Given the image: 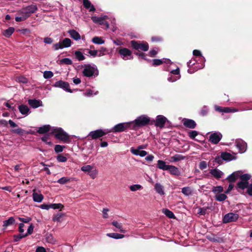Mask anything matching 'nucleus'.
Here are the masks:
<instances>
[{
	"label": "nucleus",
	"instance_id": "obj_48",
	"mask_svg": "<svg viewBox=\"0 0 252 252\" xmlns=\"http://www.w3.org/2000/svg\"><path fill=\"white\" fill-rule=\"evenodd\" d=\"M143 187L139 184H134L130 186L129 189L132 191H135L142 189Z\"/></svg>",
	"mask_w": 252,
	"mask_h": 252
},
{
	"label": "nucleus",
	"instance_id": "obj_55",
	"mask_svg": "<svg viewBox=\"0 0 252 252\" xmlns=\"http://www.w3.org/2000/svg\"><path fill=\"white\" fill-rule=\"evenodd\" d=\"M11 131L12 133H16V134L20 135H23L25 131L21 128L18 127L16 129H11Z\"/></svg>",
	"mask_w": 252,
	"mask_h": 252
},
{
	"label": "nucleus",
	"instance_id": "obj_52",
	"mask_svg": "<svg viewBox=\"0 0 252 252\" xmlns=\"http://www.w3.org/2000/svg\"><path fill=\"white\" fill-rule=\"evenodd\" d=\"M53 75L54 74L51 71L46 70L43 72V77L46 79L52 78Z\"/></svg>",
	"mask_w": 252,
	"mask_h": 252
},
{
	"label": "nucleus",
	"instance_id": "obj_47",
	"mask_svg": "<svg viewBox=\"0 0 252 252\" xmlns=\"http://www.w3.org/2000/svg\"><path fill=\"white\" fill-rule=\"evenodd\" d=\"M63 216H64L63 213L59 212L53 218V220L54 221L61 222V218Z\"/></svg>",
	"mask_w": 252,
	"mask_h": 252
},
{
	"label": "nucleus",
	"instance_id": "obj_29",
	"mask_svg": "<svg viewBox=\"0 0 252 252\" xmlns=\"http://www.w3.org/2000/svg\"><path fill=\"white\" fill-rule=\"evenodd\" d=\"M170 165H167L166 162L162 160H158L157 163V167L163 170H168Z\"/></svg>",
	"mask_w": 252,
	"mask_h": 252
},
{
	"label": "nucleus",
	"instance_id": "obj_27",
	"mask_svg": "<svg viewBox=\"0 0 252 252\" xmlns=\"http://www.w3.org/2000/svg\"><path fill=\"white\" fill-rule=\"evenodd\" d=\"M168 171L171 174L173 175L179 176L181 174V172L179 169L174 165H170Z\"/></svg>",
	"mask_w": 252,
	"mask_h": 252
},
{
	"label": "nucleus",
	"instance_id": "obj_42",
	"mask_svg": "<svg viewBox=\"0 0 252 252\" xmlns=\"http://www.w3.org/2000/svg\"><path fill=\"white\" fill-rule=\"evenodd\" d=\"M162 212L164 213V214L168 218H169L170 219L175 218V216L174 213L172 211L169 210V209H163Z\"/></svg>",
	"mask_w": 252,
	"mask_h": 252
},
{
	"label": "nucleus",
	"instance_id": "obj_3",
	"mask_svg": "<svg viewBox=\"0 0 252 252\" xmlns=\"http://www.w3.org/2000/svg\"><path fill=\"white\" fill-rule=\"evenodd\" d=\"M164 70L169 72L167 78L169 82L173 83L179 80L181 77L180 70L179 67L176 69H171L169 66L165 67Z\"/></svg>",
	"mask_w": 252,
	"mask_h": 252
},
{
	"label": "nucleus",
	"instance_id": "obj_22",
	"mask_svg": "<svg viewBox=\"0 0 252 252\" xmlns=\"http://www.w3.org/2000/svg\"><path fill=\"white\" fill-rule=\"evenodd\" d=\"M108 17L106 15L101 17L93 16H92L91 19L93 21V22L95 24H98L100 25H103V22L104 20H105Z\"/></svg>",
	"mask_w": 252,
	"mask_h": 252
},
{
	"label": "nucleus",
	"instance_id": "obj_24",
	"mask_svg": "<svg viewBox=\"0 0 252 252\" xmlns=\"http://www.w3.org/2000/svg\"><path fill=\"white\" fill-rule=\"evenodd\" d=\"M70 37L75 41H78L81 39V35L76 30L72 29L68 31L67 32Z\"/></svg>",
	"mask_w": 252,
	"mask_h": 252
},
{
	"label": "nucleus",
	"instance_id": "obj_58",
	"mask_svg": "<svg viewBox=\"0 0 252 252\" xmlns=\"http://www.w3.org/2000/svg\"><path fill=\"white\" fill-rule=\"evenodd\" d=\"M69 181V179L67 177H63L57 181V183L63 185Z\"/></svg>",
	"mask_w": 252,
	"mask_h": 252
},
{
	"label": "nucleus",
	"instance_id": "obj_35",
	"mask_svg": "<svg viewBox=\"0 0 252 252\" xmlns=\"http://www.w3.org/2000/svg\"><path fill=\"white\" fill-rule=\"evenodd\" d=\"M249 185L248 182L241 180L237 183V187L240 189H244L246 188L248 189Z\"/></svg>",
	"mask_w": 252,
	"mask_h": 252
},
{
	"label": "nucleus",
	"instance_id": "obj_40",
	"mask_svg": "<svg viewBox=\"0 0 252 252\" xmlns=\"http://www.w3.org/2000/svg\"><path fill=\"white\" fill-rule=\"evenodd\" d=\"M209 113V107L206 105H204L200 110L199 114L200 116L204 117L207 116Z\"/></svg>",
	"mask_w": 252,
	"mask_h": 252
},
{
	"label": "nucleus",
	"instance_id": "obj_39",
	"mask_svg": "<svg viewBox=\"0 0 252 252\" xmlns=\"http://www.w3.org/2000/svg\"><path fill=\"white\" fill-rule=\"evenodd\" d=\"M221 155L223 158V160L231 161L233 159L232 155L229 153L222 152Z\"/></svg>",
	"mask_w": 252,
	"mask_h": 252
},
{
	"label": "nucleus",
	"instance_id": "obj_25",
	"mask_svg": "<svg viewBox=\"0 0 252 252\" xmlns=\"http://www.w3.org/2000/svg\"><path fill=\"white\" fill-rule=\"evenodd\" d=\"M83 4L84 7L88 9L90 12L95 11V8L89 0H83Z\"/></svg>",
	"mask_w": 252,
	"mask_h": 252
},
{
	"label": "nucleus",
	"instance_id": "obj_34",
	"mask_svg": "<svg viewBox=\"0 0 252 252\" xmlns=\"http://www.w3.org/2000/svg\"><path fill=\"white\" fill-rule=\"evenodd\" d=\"M74 56L75 58L79 61H82L86 59L83 53L78 50L74 51Z\"/></svg>",
	"mask_w": 252,
	"mask_h": 252
},
{
	"label": "nucleus",
	"instance_id": "obj_33",
	"mask_svg": "<svg viewBox=\"0 0 252 252\" xmlns=\"http://www.w3.org/2000/svg\"><path fill=\"white\" fill-rule=\"evenodd\" d=\"M239 176L240 175L238 172H234L229 175L226 178V179L228 180L229 182H234L239 177Z\"/></svg>",
	"mask_w": 252,
	"mask_h": 252
},
{
	"label": "nucleus",
	"instance_id": "obj_31",
	"mask_svg": "<svg viewBox=\"0 0 252 252\" xmlns=\"http://www.w3.org/2000/svg\"><path fill=\"white\" fill-rule=\"evenodd\" d=\"M186 158V157L180 155L176 154L174 156L171 157L170 162H177L179 161L184 160Z\"/></svg>",
	"mask_w": 252,
	"mask_h": 252
},
{
	"label": "nucleus",
	"instance_id": "obj_38",
	"mask_svg": "<svg viewBox=\"0 0 252 252\" xmlns=\"http://www.w3.org/2000/svg\"><path fill=\"white\" fill-rule=\"evenodd\" d=\"M182 192L185 196H188L192 194V190L189 187H185L182 189Z\"/></svg>",
	"mask_w": 252,
	"mask_h": 252
},
{
	"label": "nucleus",
	"instance_id": "obj_4",
	"mask_svg": "<svg viewBox=\"0 0 252 252\" xmlns=\"http://www.w3.org/2000/svg\"><path fill=\"white\" fill-rule=\"evenodd\" d=\"M131 47L136 50H141L144 52L149 50V44L144 41H136L134 40L130 41Z\"/></svg>",
	"mask_w": 252,
	"mask_h": 252
},
{
	"label": "nucleus",
	"instance_id": "obj_45",
	"mask_svg": "<svg viewBox=\"0 0 252 252\" xmlns=\"http://www.w3.org/2000/svg\"><path fill=\"white\" fill-rule=\"evenodd\" d=\"M227 197V195L224 193H219L215 196L216 200L220 202L225 200Z\"/></svg>",
	"mask_w": 252,
	"mask_h": 252
},
{
	"label": "nucleus",
	"instance_id": "obj_43",
	"mask_svg": "<svg viewBox=\"0 0 252 252\" xmlns=\"http://www.w3.org/2000/svg\"><path fill=\"white\" fill-rule=\"evenodd\" d=\"M63 46L64 48H68L71 46V40L70 39L68 38H65L63 39V40L62 42Z\"/></svg>",
	"mask_w": 252,
	"mask_h": 252
},
{
	"label": "nucleus",
	"instance_id": "obj_50",
	"mask_svg": "<svg viewBox=\"0 0 252 252\" xmlns=\"http://www.w3.org/2000/svg\"><path fill=\"white\" fill-rule=\"evenodd\" d=\"M26 236L27 234H19L18 235H15L13 236L14 241L15 242H17L19 241L21 239L26 237Z\"/></svg>",
	"mask_w": 252,
	"mask_h": 252
},
{
	"label": "nucleus",
	"instance_id": "obj_53",
	"mask_svg": "<svg viewBox=\"0 0 252 252\" xmlns=\"http://www.w3.org/2000/svg\"><path fill=\"white\" fill-rule=\"evenodd\" d=\"M252 177V176L249 174H244L240 177V179L242 181L248 182Z\"/></svg>",
	"mask_w": 252,
	"mask_h": 252
},
{
	"label": "nucleus",
	"instance_id": "obj_6",
	"mask_svg": "<svg viewBox=\"0 0 252 252\" xmlns=\"http://www.w3.org/2000/svg\"><path fill=\"white\" fill-rule=\"evenodd\" d=\"M109 133H110V130L108 128L104 129H98L90 132L88 137H91L92 139H96L104 136Z\"/></svg>",
	"mask_w": 252,
	"mask_h": 252
},
{
	"label": "nucleus",
	"instance_id": "obj_14",
	"mask_svg": "<svg viewBox=\"0 0 252 252\" xmlns=\"http://www.w3.org/2000/svg\"><path fill=\"white\" fill-rule=\"evenodd\" d=\"M222 135L219 131L213 132L209 136V141L214 144H218L221 139Z\"/></svg>",
	"mask_w": 252,
	"mask_h": 252
},
{
	"label": "nucleus",
	"instance_id": "obj_49",
	"mask_svg": "<svg viewBox=\"0 0 252 252\" xmlns=\"http://www.w3.org/2000/svg\"><path fill=\"white\" fill-rule=\"evenodd\" d=\"M98 91H96L95 92H94V91L91 90V89H87L86 91V92L85 93V95L86 96L88 97H91L94 95H96L98 94Z\"/></svg>",
	"mask_w": 252,
	"mask_h": 252
},
{
	"label": "nucleus",
	"instance_id": "obj_44",
	"mask_svg": "<svg viewBox=\"0 0 252 252\" xmlns=\"http://www.w3.org/2000/svg\"><path fill=\"white\" fill-rule=\"evenodd\" d=\"M92 42L94 44L100 45L104 43V40L101 37L95 36L92 39Z\"/></svg>",
	"mask_w": 252,
	"mask_h": 252
},
{
	"label": "nucleus",
	"instance_id": "obj_16",
	"mask_svg": "<svg viewBox=\"0 0 252 252\" xmlns=\"http://www.w3.org/2000/svg\"><path fill=\"white\" fill-rule=\"evenodd\" d=\"M192 53L194 56L199 57L198 61H200V64L199 65L198 69L203 68L205 66V62L206 60L205 58L202 56L201 51L198 50H194Z\"/></svg>",
	"mask_w": 252,
	"mask_h": 252
},
{
	"label": "nucleus",
	"instance_id": "obj_21",
	"mask_svg": "<svg viewBox=\"0 0 252 252\" xmlns=\"http://www.w3.org/2000/svg\"><path fill=\"white\" fill-rule=\"evenodd\" d=\"M210 173L217 179L221 178L224 174V173L221 171L217 168L211 169L210 170Z\"/></svg>",
	"mask_w": 252,
	"mask_h": 252
},
{
	"label": "nucleus",
	"instance_id": "obj_51",
	"mask_svg": "<svg viewBox=\"0 0 252 252\" xmlns=\"http://www.w3.org/2000/svg\"><path fill=\"white\" fill-rule=\"evenodd\" d=\"M85 50L86 51L87 53L92 57L94 58L97 56L98 51L96 50L85 49Z\"/></svg>",
	"mask_w": 252,
	"mask_h": 252
},
{
	"label": "nucleus",
	"instance_id": "obj_46",
	"mask_svg": "<svg viewBox=\"0 0 252 252\" xmlns=\"http://www.w3.org/2000/svg\"><path fill=\"white\" fill-rule=\"evenodd\" d=\"M112 224L115 227H116L118 229H119V231L121 232H122V233H125L126 232V231L123 229L122 225L121 223H119L117 221L114 220V221H113L112 222Z\"/></svg>",
	"mask_w": 252,
	"mask_h": 252
},
{
	"label": "nucleus",
	"instance_id": "obj_37",
	"mask_svg": "<svg viewBox=\"0 0 252 252\" xmlns=\"http://www.w3.org/2000/svg\"><path fill=\"white\" fill-rule=\"evenodd\" d=\"M107 236L108 237L115 239H122L125 237V235L122 234H119L117 233H107Z\"/></svg>",
	"mask_w": 252,
	"mask_h": 252
},
{
	"label": "nucleus",
	"instance_id": "obj_62",
	"mask_svg": "<svg viewBox=\"0 0 252 252\" xmlns=\"http://www.w3.org/2000/svg\"><path fill=\"white\" fill-rule=\"evenodd\" d=\"M198 134V132L196 130H191L189 132V136L191 139H194Z\"/></svg>",
	"mask_w": 252,
	"mask_h": 252
},
{
	"label": "nucleus",
	"instance_id": "obj_59",
	"mask_svg": "<svg viewBox=\"0 0 252 252\" xmlns=\"http://www.w3.org/2000/svg\"><path fill=\"white\" fill-rule=\"evenodd\" d=\"M64 146H62L60 145H56L55 146L54 150L56 153H59L63 151V149L64 148Z\"/></svg>",
	"mask_w": 252,
	"mask_h": 252
},
{
	"label": "nucleus",
	"instance_id": "obj_23",
	"mask_svg": "<svg viewBox=\"0 0 252 252\" xmlns=\"http://www.w3.org/2000/svg\"><path fill=\"white\" fill-rule=\"evenodd\" d=\"M126 128L127 129H131L134 130H137L139 129V126H138L136 121L134 120L132 121H130L128 122H126Z\"/></svg>",
	"mask_w": 252,
	"mask_h": 252
},
{
	"label": "nucleus",
	"instance_id": "obj_28",
	"mask_svg": "<svg viewBox=\"0 0 252 252\" xmlns=\"http://www.w3.org/2000/svg\"><path fill=\"white\" fill-rule=\"evenodd\" d=\"M32 198L34 202L40 203L42 201L44 197L42 194L34 191L32 193Z\"/></svg>",
	"mask_w": 252,
	"mask_h": 252
},
{
	"label": "nucleus",
	"instance_id": "obj_63",
	"mask_svg": "<svg viewBox=\"0 0 252 252\" xmlns=\"http://www.w3.org/2000/svg\"><path fill=\"white\" fill-rule=\"evenodd\" d=\"M57 159L59 162H64L66 161L67 158L64 156L59 155L57 156Z\"/></svg>",
	"mask_w": 252,
	"mask_h": 252
},
{
	"label": "nucleus",
	"instance_id": "obj_5",
	"mask_svg": "<svg viewBox=\"0 0 252 252\" xmlns=\"http://www.w3.org/2000/svg\"><path fill=\"white\" fill-rule=\"evenodd\" d=\"M37 6L35 4H32L23 7L19 11V14H24L26 18H28L32 14L37 10Z\"/></svg>",
	"mask_w": 252,
	"mask_h": 252
},
{
	"label": "nucleus",
	"instance_id": "obj_10",
	"mask_svg": "<svg viewBox=\"0 0 252 252\" xmlns=\"http://www.w3.org/2000/svg\"><path fill=\"white\" fill-rule=\"evenodd\" d=\"M145 148L146 146L144 145H140L138 146L136 149H135L134 147H131L130 151L134 155L144 157L147 155V152L146 151L142 150V149H145Z\"/></svg>",
	"mask_w": 252,
	"mask_h": 252
},
{
	"label": "nucleus",
	"instance_id": "obj_17",
	"mask_svg": "<svg viewBox=\"0 0 252 252\" xmlns=\"http://www.w3.org/2000/svg\"><path fill=\"white\" fill-rule=\"evenodd\" d=\"M28 104L32 108L35 109L43 106L42 101L40 99H29L28 100Z\"/></svg>",
	"mask_w": 252,
	"mask_h": 252
},
{
	"label": "nucleus",
	"instance_id": "obj_56",
	"mask_svg": "<svg viewBox=\"0 0 252 252\" xmlns=\"http://www.w3.org/2000/svg\"><path fill=\"white\" fill-rule=\"evenodd\" d=\"M93 169V167L91 165H84L81 167L82 171L84 172H88V173H89Z\"/></svg>",
	"mask_w": 252,
	"mask_h": 252
},
{
	"label": "nucleus",
	"instance_id": "obj_30",
	"mask_svg": "<svg viewBox=\"0 0 252 252\" xmlns=\"http://www.w3.org/2000/svg\"><path fill=\"white\" fill-rule=\"evenodd\" d=\"M155 189L156 191L159 194L162 195L165 194L163 187L158 183H157L155 185Z\"/></svg>",
	"mask_w": 252,
	"mask_h": 252
},
{
	"label": "nucleus",
	"instance_id": "obj_26",
	"mask_svg": "<svg viewBox=\"0 0 252 252\" xmlns=\"http://www.w3.org/2000/svg\"><path fill=\"white\" fill-rule=\"evenodd\" d=\"M52 128L53 127L49 125H44L38 128L37 132L40 134H43L49 131L51 132Z\"/></svg>",
	"mask_w": 252,
	"mask_h": 252
},
{
	"label": "nucleus",
	"instance_id": "obj_60",
	"mask_svg": "<svg viewBox=\"0 0 252 252\" xmlns=\"http://www.w3.org/2000/svg\"><path fill=\"white\" fill-rule=\"evenodd\" d=\"M61 63H64L67 65H70L72 63V61L70 59L65 58L62 59L61 60Z\"/></svg>",
	"mask_w": 252,
	"mask_h": 252
},
{
	"label": "nucleus",
	"instance_id": "obj_36",
	"mask_svg": "<svg viewBox=\"0 0 252 252\" xmlns=\"http://www.w3.org/2000/svg\"><path fill=\"white\" fill-rule=\"evenodd\" d=\"M15 221V220L14 218L11 217L9 218L8 219L3 221V226L7 227L8 226L11 225L14 223Z\"/></svg>",
	"mask_w": 252,
	"mask_h": 252
},
{
	"label": "nucleus",
	"instance_id": "obj_2",
	"mask_svg": "<svg viewBox=\"0 0 252 252\" xmlns=\"http://www.w3.org/2000/svg\"><path fill=\"white\" fill-rule=\"evenodd\" d=\"M51 133L54 134L57 139L62 140L64 143H68L70 141L69 135L61 127L53 126Z\"/></svg>",
	"mask_w": 252,
	"mask_h": 252
},
{
	"label": "nucleus",
	"instance_id": "obj_7",
	"mask_svg": "<svg viewBox=\"0 0 252 252\" xmlns=\"http://www.w3.org/2000/svg\"><path fill=\"white\" fill-rule=\"evenodd\" d=\"M155 126L157 127L163 128L165 126V124L170 125L171 122L164 116L161 115H158L155 120H153Z\"/></svg>",
	"mask_w": 252,
	"mask_h": 252
},
{
	"label": "nucleus",
	"instance_id": "obj_9",
	"mask_svg": "<svg viewBox=\"0 0 252 252\" xmlns=\"http://www.w3.org/2000/svg\"><path fill=\"white\" fill-rule=\"evenodd\" d=\"M118 52L121 57L124 60H132L133 58L132 55V52L128 48H121L119 49Z\"/></svg>",
	"mask_w": 252,
	"mask_h": 252
},
{
	"label": "nucleus",
	"instance_id": "obj_15",
	"mask_svg": "<svg viewBox=\"0 0 252 252\" xmlns=\"http://www.w3.org/2000/svg\"><path fill=\"white\" fill-rule=\"evenodd\" d=\"M110 132H121L126 130V123H119L114 126L112 128L109 129Z\"/></svg>",
	"mask_w": 252,
	"mask_h": 252
},
{
	"label": "nucleus",
	"instance_id": "obj_11",
	"mask_svg": "<svg viewBox=\"0 0 252 252\" xmlns=\"http://www.w3.org/2000/svg\"><path fill=\"white\" fill-rule=\"evenodd\" d=\"M235 146L239 150V153L243 154L247 150V144L241 139H237L235 140Z\"/></svg>",
	"mask_w": 252,
	"mask_h": 252
},
{
	"label": "nucleus",
	"instance_id": "obj_8",
	"mask_svg": "<svg viewBox=\"0 0 252 252\" xmlns=\"http://www.w3.org/2000/svg\"><path fill=\"white\" fill-rule=\"evenodd\" d=\"M135 120L140 128L141 127L148 125L151 121V119L146 115H142L137 117Z\"/></svg>",
	"mask_w": 252,
	"mask_h": 252
},
{
	"label": "nucleus",
	"instance_id": "obj_20",
	"mask_svg": "<svg viewBox=\"0 0 252 252\" xmlns=\"http://www.w3.org/2000/svg\"><path fill=\"white\" fill-rule=\"evenodd\" d=\"M183 125L186 127L191 129L194 128L196 126V122L194 120L189 119H185Z\"/></svg>",
	"mask_w": 252,
	"mask_h": 252
},
{
	"label": "nucleus",
	"instance_id": "obj_18",
	"mask_svg": "<svg viewBox=\"0 0 252 252\" xmlns=\"http://www.w3.org/2000/svg\"><path fill=\"white\" fill-rule=\"evenodd\" d=\"M153 65L154 66H158L163 63H165L167 65L171 64L172 63L171 61L169 59L163 58L161 59H155L153 60Z\"/></svg>",
	"mask_w": 252,
	"mask_h": 252
},
{
	"label": "nucleus",
	"instance_id": "obj_64",
	"mask_svg": "<svg viewBox=\"0 0 252 252\" xmlns=\"http://www.w3.org/2000/svg\"><path fill=\"white\" fill-rule=\"evenodd\" d=\"M223 160V158L222 157L221 155L220 156H218L216 157L214 159V162L218 163L219 165L222 164Z\"/></svg>",
	"mask_w": 252,
	"mask_h": 252
},
{
	"label": "nucleus",
	"instance_id": "obj_41",
	"mask_svg": "<svg viewBox=\"0 0 252 252\" xmlns=\"http://www.w3.org/2000/svg\"><path fill=\"white\" fill-rule=\"evenodd\" d=\"M45 239L46 242L48 243L55 244L56 243V240L51 234H46Z\"/></svg>",
	"mask_w": 252,
	"mask_h": 252
},
{
	"label": "nucleus",
	"instance_id": "obj_13",
	"mask_svg": "<svg viewBox=\"0 0 252 252\" xmlns=\"http://www.w3.org/2000/svg\"><path fill=\"white\" fill-rule=\"evenodd\" d=\"M53 86L56 88H62L63 90L70 93H73V91L69 88V84L66 82L62 80L58 81L53 85Z\"/></svg>",
	"mask_w": 252,
	"mask_h": 252
},
{
	"label": "nucleus",
	"instance_id": "obj_19",
	"mask_svg": "<svg viewBox=\"0 0 252 252\" xmlns=\"http://www.w3.org/2000/svg\"><path fill=\"white\" fill-rule=\"evenodd\" d=\"M18 109L20 113L25 117L28 116L31 113L29 107L25 104L19 105Z\"/></svg>",
	"mask_w": 252,
	"mask_h": 252
},
{
	"label": "nucleus",
	"instance_id": "obj_61",
	"mask_svg": "<svg viewBox=\"0 0 252 252\" xmlns=\"http://www.w3.org/2000/svg\"><path fill=\"white\" fill-rule=\"evenodd\" d=\"M98 173V171L96 169H92L88 174L93 179H94Z\"/></svg>",
	"mask_w": 252,
	"mask_h": 252
},
{
	"label": "nucleus",
	"instance_id": "obj_12",
	"mask_svg": "<svg viewBox=\"0 0 252 252\" xmlns=\"http://www.w3.org/2000/svg\"><path fill=\"white\" fill-rule=\"evenodd\" d=\"M239 218L238 214L229 213L224 215L223 218V222L224 223L236 221Z\"/></svg>",
	"mask_w": 252,
	"mask_h": 252
},
{
	"label": "nucleus",
	"instance_id": "obj_32",
	"mask_svg": "<svg viewBox=\"0 0 252 252\" xmlns=\"http://www.w3.org/2000/svg\"><path fill=\"white\" fill-rule=\"evenodd\" d=\"M15 29L13 27H9L7 29L2 31V34L6 37H9L14 32Z\"/></svg>",
	"mask_w": 252,
	"mask_h": 252
},
{
	"label": "nucleus",
	"instance_id": "obj_54",
	"mask_svg": "<svg viewBox=\"0 0 252 252\" xmlns=\"http://www.w3.org/2000/svg\"><path fill=\"white\" fill-rule=\"evenodd\" d=\"M223 190V187L220 186H218L217 187H215L213 188L212 191L214 193H220L222 192Z\"/></svg>",
	"mask_w": 252,
	"mask_h": 252
},
{
	"label": "nucleus",
	"instance_id": "obj_57",
	"mask_svg": "<svg viewBox=\"0 0 252 252\" xmlns=\"http://www.w3.org/2000/svg\"><path fill=\"white\" fill-rule=\"evenodd\" d=\"M209 239L210 241L214 242L222 243L223 242L222 238L217 236H214L213 237L209 238Z\"/></svg>",
	"mask_w": 252,
	"mask_h": 252
},
{
	"label": "nucleus",
	"instance_id": "obj_1",
	"mask_svg": "<svg viewBox=\"0 0 252 252\" xmlns=\"http://www.w3.org/2000/svg\"><path fill=\"white\" fill-rule=\"evenodd\" d=\"M83 68L82 73L87 77H95L98 75L99 71L96 65L94 63L84 64L82 65Z\"/></svg>",
	"mask_w": 252,
	"mask_h": 252
}]
</instances>
